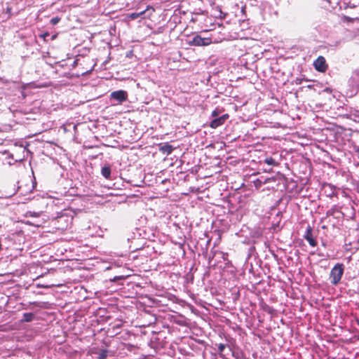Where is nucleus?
<instances>
[{
    "instance_id": "1a4fd4ad",
    "label": "nucleus",
    "mask_w": 359,
    "mask_h": 359,
    "mask_svg": "<svg viewBox=\"0 0 359 359\" xmlns=\"http://www.w3.org/2000/svg\"><path fill=\"white\" fill-rule=\"evenodd\" d=\"M161 151L167 154H170L173 151V147L172 145L166 143L161 147Z\"/></svg>"
},
{
    "instance_id": "9d476101",
    "label": "nucleus",
    "mask_w": 359,
    "mask_h": 359,
    "mask_svg": "<svg viewBox=\"0 0 359 359\" xmlns=\"http://www.w3.org/2000/svg\"><path fill=\"white\" fill-rule=\"evenodd\" d=\"M34 315L32 313H25L23 314L22 322H32L34 320Z\"/></svg>"
},
{
    "instance_id": "423d86ee",
    "label": "nucleus",
    "mask_w": 359,
    "mask_h": 359,
    "mask_svg": "<svg viewBox=\"0 0 359 359\" xmlns=\"http://www.w3.org/2000/svg\"><path fill=\"white\" fill-rule=\"evenodd\" d=\"M350 86L356 89H359V69H355L348 80Z\"/></svg>"
},
{
    "instance_id": "a211bd4d",
    "label": "nucleus",
    "mask_w": 359,
    "mask_h": 359,
    "mask_svg": "<svg viewBox=\"0 0 359 359\" xmlns=\"http://www.w3.org/2000/svg\"><path fill=\"white\" fill-rule=\"evenodd\" d=\"M49 36L48 33V32H46V33H43V34H41V35H40V37H41V38H43V39H46V36Z\"/></svg>"
},
{
    "instance_id": "20e7f679",
    "label": "nucleus",
    "mask_w": 359,
    "mask_h": 359,
    "mask_svg": "<svg viewBox=\"0 0 359 359\" xmlns=\"http://www.w3.org/2000/svg\"><path fill=\"white\" fill-rule=\"evenodd\" d=\"M315 69L320 72H325L327 69V65L324 57L318 56L313 62Z\"/></svg>"
},
{
    "instance_id": "ddd939ff",
    "label": "nucleus",
    "mask_w": 359,
    "mask_h": 359,
    "mask_svg": "<svg viewBox=\"0 0 359 359\" xmlns=\"http://www.w3.org/2000/svg\"><path fill=\"white\" fill-rule=\"evenodd\" d=\"M144 13V11H142L141 13H133L130 15V18L132 20H135V19L137 18L138 17H140V15H143Z\"/></svg>"
},
{
    "instance_id": "f03ea898",
    "label": "nucleus",
    "mask_w": 359,
    "mask_h": 359,
    "mask_svg": "<svg viewBox=\"0 0 359 359\" xmlns=\"http://www.w3.org/2000/svg\"><path fill=\"white\" fill-rule=\"evenodd\" d=\"M189 43L191 46H205L212 43V39L211 38H203L200 35H196Z\"/></svg>"
},
{
    "instance_id": "39448f33",
    "label": "nucleus",
    "mask_w": 359,
    "mask_h": 359,
    "mask_svg": "<svg viewBox=\"0 0 359 359\" xmlns=\"http://www.w3.org/2000/svg\"><path fill=\"white\" fill-rule=\"evenodd\" d=\"M228 118L229 115L227 114H223L219 117L215 118L211 121L210 126L212 128H217L223 125Z\"/></svg>"
},
{
    "instance_id": "9b49d317",
    "label": "nucleus",
    "mask_w": 359,
    "mask_h": 359,
    "mask_svg": "<svg viewBox=\"0 0 359 359\" xmlns=\"http://www.w3.org/2000/svg\"><path fill=\"white\" fill-rule=\"evenodd\" d=\"M96 353L97 359H106L108 356V351L106 349H102Z\"/></svg>"
},
{
    "instance_id": "2eb2a0df",
    "label": "nucleus",
    "mask_w": 359,
    "mask_h": 359,
    "mask_svg": "<svg viewBox=\"0 0 359 359\" xmlns=\"http://www.w3.org/2000/svg\"><path fill=\"white\" fill-rule=\"evenodd\" d=\"M60 18L59 17H55L50 20V23L53 25H55L57 24L60 22Z\"/></svg>"
},
{
    "instance_id": "6ab92c4d",
    "label": "nucleus",
    "mask_w": 359,
    "mask_h": 359,
    "mask_svg": "<svg viewBox=\"0 0 359 359\" xmlns=\"http://www.w3.org/2000/svg\"><path fill=\"white\" fill-rule=\"evenodd\" d=\"M244 10H245L244 8H242V10H241L242 12H244Z\"/></svg>"
},
{
    "instance_id": "7ed1b4c3",
    "label": "nucleus",
    "mask_w": 359,
    "mask_h": 359,
    "mask_svg": "<svg viewBox=\"0 0 359 359\" xmlns=\"http://www.w3.org/2000/svg\"><path fill=\"white\" fill-rule=\"evenodd\" d=\"M110 98L111 100H116L118 104H121L122 102L127 100L128 93L126 91L123 90L114 91L111 93Z\"/></svg>"
},
{
    "instance_id": "0eeeda50",
    "label": "nucleus",
    "mask_w": 359,
    "mask_h": 359,
    "mask_svg": "<svg viewBox=\"0 0 359 359\" xmlns=\"http://www.w3.org/2000/svg\"><path fill=\"white\" fill-rule=\"evenodd\" d=\"M304 238L309 242V245L312 247H315L317 245V242L313 238L312 229L310 226H308Z\"/></svg>"
},
{
    "instance_id": "f8f14e48",
    "label": "nucleus",
    "mask_w": 359,
    "mask_h": 359,
    "mask_svg": "<svg viewBox=\"0 0 359 359\" xmlns=\"http://www.w3.org/2000/svg\"><path fill=\"white\" fill-rule=\"evenodd\" d=\"M264 162L266 164H268L269 165H273V166H276L278 165V163L276 161V160L274 158H273L272 157H266L264 160Z\"/></svg>"
},
{
    "instance_id": "dca6fc26",
    "label": "nucleus",
    "mask_w": 359,
    "mask_h": 359,
    "mask_svg": "<svg viewBox=\"0 0 359 359\" xmlns=\"http://www.w3.org/2000/svg\"><path fill=\"white\" fill-rule=\"evenodd\" d=\"M254 184L257 189H259L262 187L263 183L261 180H257L256 181H255Z\"/></svg>"
},
{
    "instance_id": "f257e3e1",
    "label": "nucleus",
    "mask_w": 359,
    "mask_h": 359,
    "mask_svg": "<svg viewBox=\"0 0 359 359\" xmlns=\"http://www.w3.org/2000/svg\"><path fill=\"white\" fill-rule=\"evenodd\" d=\"M344 266L343 264L338 263L331 269L330 273V282L332 285H337L344 274Z\"/></svg>"
},
{
    "instance_id": "4468645a",
    "label": "nucleus",
    "mask_w": 359,
    "mask_h": 359,
    "mask_svg": "<svg viewBox=\"0 0 359 359\" xmlns=\"http://www.w3.org/2000/svg\"><path fill=\"white\" fill-rule=\"evenodd\" d=\"M225 348H226L225 344H218V351H219L220 357H222V352L224 351Z\"/></svg>"
},
{
    "instance_id": "aec40b11",
    "label": "nucleus",
    "mask_w": 359,
    "mask_h": 359,
    "mask_svg": "<svg viewBox=\"0 0 359 359\" xmlns=\"http://www.w3.org/2000/svg\"><path fill=\"white\" fill-rule=\"evenodd\" d=\"M329 187H330L331 189H332V186L329 185Z\"/></svg>"
},
{
    "instance_id": "f3484780",
    "label": "nucleus",
    "mask_w": 359,
    "mask_h": 359,
    "mask_svg": "<svg viewBox=\"0 0 359 359\" xmlns=\"http://www.w3.org/2000/svg\"><path fill=\"white\" fill-rule=\"evenodd\" d=\"M219 115V110L218 109H215L214 111H212L211 116L214 118L218 117Z\"/></svg>"
},
{
    "instance_id": "6e6552de",
    "label": "nucleus",
    "mask_w": 359,
    "mask_h": 359,
    "mask_svg": "<svg viewBox=\"0 0 359 359\" xmlns=\"http://www.w3.org/2000/svg\"><path fill=\"white\" fill-rule=\"evenodd\" d=\"M102 175L107 180L111 178V166L109 165H105L101 169Z\"/></svg>"
}]
</instances>
